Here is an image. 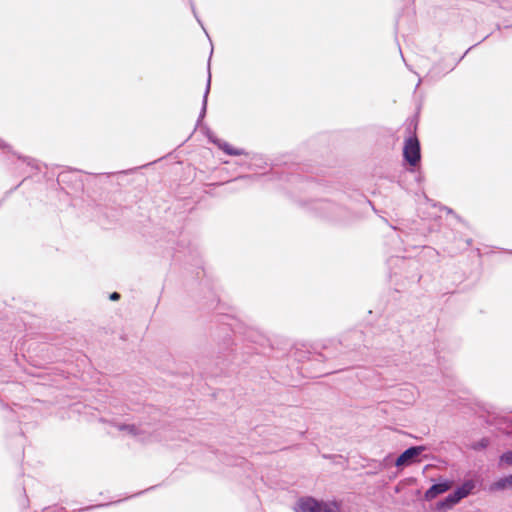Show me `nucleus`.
Masks as SVG:
<instances>
[{"label":"nucleus","instance_id":"1","mask_svg":"<svg viewBox=\"0 0 512 512\" xmlns=\"http://www.w3.org/2000/svg\"><path fill=\"white\" fill-rule=\"evenodd\" d=\"M295 512H339L334 501H319L313 497H302L294 505Z\"/></svg>","mask_w":512,"mask_h":512},{"label":"nucleus","instance_id":"2","mask_svg":"<svg viewBox=\"0 0 512 512\" xmlns=\"http://www.w3.org/2000/svg\"><path fill=\"white\" fill-rule=\"evenodd\" d=\"M403 155L405 160L412 166H415L420 161V146L416 137L406 139Z\"/></svg>","mask_w":512,"mask_h":512},{"label":"nucleus","instance_id":"3","mask_svg":"<svg viewBox=\"0 0 512 512\" xmlns=\"http://www.w3.org/2000/svg\"><path fill=\"white\" fill-rule=\"evenodd\" d=\"M424 450V446L410 447L397 458L395 463L396 466L401 467L411 465L412 463L418 461V457Z\"/></svg>","mask_w":512,"mask_h":512},{"label":"nucleus","instance_id":"4","mask_svg":"<svg viewBox=\"0 0 512 512\" xmlns=\"http://www.w3.org/2000/svg\"><path fill=\"white\" fill-rule=\"evenodd\" d=\"M452 485H453V482L450 480H443L439 483L432 485L425 492V495H424L425 500L431 501V500L435 499L437 496L444 494L445 492L450 490Z\"/></svg>","mask_w":512,"mask_h":512},{"label":"nucleus","instance_id":"5","mask_svg":"<svg viewBox=\"0 0 512 512\" xmlns=\"http://www.w3.org/2000/svg\"><path fill=\"white\" fill-rule=\"evenodd\" d=\"M465 497L456 489L453 493L449 494L445 499L437 504L438 509L447 510L458 504Z\"/></svg>","mask_w":512,"mask_h":512},{"label":"nucleus","instance_id":"6","mask_svg":"<svg viewBox=\"0 0 512 512\" xmlns=\"http://www.w3.org/2000/svg\"><path fill=\"white\" fill-rule=\"evenodd\" d=\"M465 497L456 489L453 493L449 494L445 499L437 504L438 509L447 510L458 504Z\"/></svg>","mask_w":512,"mask_h":512},{"label":"nucleus","instance_id":"7","mask_svg":"<svg viewBox=\"0 0 512 512\" xmlns=\"http://www.w3.org/2000/svg\"><path fill=\"white\" fill-rule=\"evenodd\" d=\"M510 488H512V474L499 478L490 486L491 491H502Z\"/></svg>","mask_w":512,"mask_h":512},{"label":"nucleus","instance_id":"8","mask_svg":"<svg viewBox=\"0 0 512 512\" xmlns=\"http://www.w3.org/2000/svg\"><path fill=\"white\" fill-rule=\"evenodd\" d=\"M213 141H214V143H216L218 145V147L220 149H222L225 153H227L229 155L237 156V155L243 154V151L241 149L234 148L227 142L220 141V140H213Z\"/></svg>","mask_w":512,"mask_h":512},{"label":"nucleus","instance_id":"9","mask_svg":"<svg viewBox=\"0 0 512 512\" xmlns=\"http://www.w3.org/2000/svg\"><path fill=\"white\" fill-rule=\"evenodd\" d=\"M475 487H476V482L472 479H469V480H465L457 489L466 498L472 493V491L475 489Z\"/></svg>","mask_w":512,"mask_h":512},{"label":"nucleus","instance_id":"10","mask_svg":"<svg viewBox=\"0 0 512 512\" xmlns=\"http://www.w3.org/2000/svg\"><path fill=\"white\" fill-rule=\"evenodd\" d=\"M500 466H510L512 467V449L504 452L499 459Z\"/></svg>","mask_w":512,"mask_h":512},{"label":"nucleus","instance_id":"11","mask_svg":"<svg viewBox=\"0 0 512 512\" xmlns=\"http://www.w3.org/2000/svg\"><path fill=\"white\" fill-rule=\"evenodd\" d=\"M123 430H126L127 433L135 436H139V429L134 425H126L122 427Z\"/></svg>","mask_w":512,"mask_h":512},{"label":"nucleus","instance_id":"12","mask_svg":"<svg viewBox=\"0 0 512 512\" xmlns=\"http://www.w3.org/2000/svg\"><path fill=\"white\" fill-rule=\"evenodd\" d=\"M209 87H210V78L208 79V84H207L206 92H205V95H204L203 112L205 111V107H206V101H207V95H208V92H209Z\"/></svg>","mask_w":512,"mask_h":512},{"label":"nucleus","instance_id":"13","mask_svg":"<svg viewBox=\"0 0 512 512\" xmlns=\"http://www.w3.org/2000/svg\"><path fill=\"white\" fill-rule=\"evenodd\" d=\"M119 297H120V296H119V294H118V293H116V292H114V293H112V294L110 295V299H111V300H117V299H119Z\"/></svg>","mask_w":512,"mask_h":512}]
</instances>
